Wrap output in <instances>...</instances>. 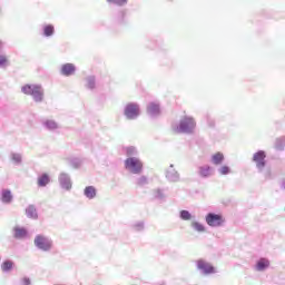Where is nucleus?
<instances>
[{
  "label": "nucleus",
  "instance_id": "b1692460",
  "mask_svg": "<svg viewBox=\"0 0 285 285\" xmlns=\"http://www.w3.org/2000/svg\"><path fill=\"white\" fill-rule=\"evenodd\" d=\"M180 217L181 219H185L186 222H188V219H190V213L188 210H181L180 212Z\"/></svg>",
  "mask_w": 285,
  "mask_h": 285
},
{
  "label": "nucleus",
  "instance_id": "c85d7f7f",
  "mask_svg": "<svg viewBox=\"0 0 285 285\" xmlns=\"http://www.w3.org/2000/svg\"><path fill=\"white\" fill-rule=\"evenodd\" d=\"M126 153H127V156L130 157L132 155H135V147H127L126 148Z\"/></svg>",
  "mask_w": 285,
  "mask_h": 285
},
{
  "label": "nucleus",
  "instance_id": "2f4dec72",
  "mask_svg": "<svg viewBox=\"0 0 285 285\" xmlns=\"http://www.w3.org/2000/svg\"><path fill=\"white\" fill-rule=\"evenodd\" d=\"M17 161H21V158H20V157H18V158H17Z\"/></svg>",
  "mask_w": 285,
  "mask_h": 285
},
{
  "label": "nucleus",
  "instance_id": "a211bd4d",
  "mask_svg": "<svg viewBox=\"0 0 285 285\" xmlns=\"http://www.w3.org/2000/svg\"><path fill=\"white\" fill-rule=\"evenodd\" d=\"M43 35L45 37H52V35H55V27L52 24L45 26Z\"/></svg>",
  "mask_w": 285,
  "mask_h": 285
},
{
  "label": "nucleus",
  "instance_id": "a878e982",
  "mask_svg": "<svg viewBox=\"0 0 285 285\" xmlns=\"http://www.w3.org/2000/svg\"><path fill=\"white\" fill-rule=\"evenodd\" d=\"M138 186H144L145 184H148V178H146V176H141L138 181H137Z\"/></svg>",
  "mask_w": 285,
  "mask_h": 285
},
{
  "label": "nucleus",
  "instance_id": "0eeeda50",
  "mask_svg": "<svg viewBox=\"0 0 285 285\" xmlns=\"http://www.w3.org/2000/svg\"><path fill=\"white\" fill-rule=\"evenodd\" d=\"M125 115H126L127 119H135V117L139 116V106H137L135 104L127 105V107L125 109Z\"/></svg>",
  "mask_w": 285,
  "mask_h": 285
},
{
  "label": "nucleus",
  "instance_id": "1a4fd4ad",
  "mask_svg": "<svg viewBox=\"0 0 285 285\" xmlns=\"http://www.w3.org/2000/svg\"><path fill=\"white\" fill-rule=\"evenodd\" d=\"M61 73L65 75V77H70V75H75V65L72 63H66L61 67Z\"/></svg>",
  "mask_w": 285,
  "mask_h": 285
},
{
  "label": "nucleus",
  "instance_id": "7c9ffc66",
  "mask_svg": "<svg viewBox=\"0 0 285 285\" xmlns=\"http://www.w3.org/2000/svg\"><path fill=\"white\" fill-rule=\"evenodd\" d=\"M47 126H48L49 128H57V124H56V122H52V121L47 122Z\"/></svg>",
  "mask_w": 285,
  "mask_h": 285
},
{
  "label": "nucleus",
  "instance_id": "f257e3e1",
  "mask_svg": "<svg viewBox=\"0 0 285 285\" xmlns=\"http://www.w3.org/2000/svg\"><path fill=\"white\" fill-rule=\"evenodd\" d=\"M24 95H30L35 101H43V89L38 85H24L21 88Z\"/></svg>",
  "mask_w": 285,
  "mask_h": 285
},
{
  "label": "nucleus",
  "instance_id": "412c9836",
  "mask_svg": "<svg viewBox=\"0 0 285 285\" xmlns=\"http://www.w3.org/2000/svg\"><path fill=\"white\" fill-rule=\"evenodd\" d=\"M86 81H87L86 83L87 88L92 90V88H95V77H88Z\"/></svg>",
  "mask_w": 285,
  "mask_h": 285
},
{
  "label": "nucleus",
  "instance_id": "4be33fe9",
  "mask_svg": "<svg viewBox=\"0 0 285 285\" xmlns=\"http://www.w3.org/2000/svg\"><path fill=\"white\" fill-rule=\"evenodd\" d=\"M191 226L198 233H204V230H205L204 225H202V224H199L197 222L193 223Z\"/></svg>",
  "mask_w": 285,
  "mask_h": 285
},
{
  "label": "nucleus",
  "instance_id": "cd10ccee",
  "mask_svg": "<svg viewBox=\"0 0 285 285\" xmlns=\"http://www.w3.org/2000/svg\"><path fill=\"white\" fill-rule=\"evenodd\" d=\"M282 146H284V139H282V138L276 139L277 150H282Z\"/></svg>",
  "mask_w": 285,
  "mask_h": 285
},
{
  "label": "nucleus",
  "instance_id": "9d476101",
  "mask_svg": "<svg viewBox=\"0 0 285 285\" xmlns=\"http://www.w3.org/2000/svg\"><path fill=\"white\" fill-rule=\"evenodd\" d=\"M271 266V262L266 258H261L257 264H256V269L257 271H266Z\"/></svg>",
  "mask_w": 285,
  "mask_h": 285
},
{
  "label": "nucleus",
  "instance_id": "c756f323",
  "mask_svg": "<svg viewBox=\"0 0 285 285\" xmlns=\"http://www.w3.org/2000/svg\"><path fill=\"white\" fill-rule=\"evenodd\" d=\"M21 285H30V278L28 277L22 278Z\"/></svg>",
  "mask_w": 285,
  "mask_h": 285
},
{
  "label": "nucleus",
  "instance_id": "4468645a",
  "mask_svg": "<svg viewBox=\"0 0 285 285\" xmlns=\"http://www.w3.org/2000/svg\"><path fill=\"white\" fill-rule=\"evenodd\" d=\"M48 184H50V176H48V174H43L38 178V186L43 187L48 186Z\"/></svg>",
  "mask_w": 285,
  "mask_h": 285
},
{
  "label": "nucleus",
  "instance_id": "f03ea898",
  "mask_svg": "<svg viewBox=\"0 0 285 285\" xmlns=\"http://www.w3.org/2000/svg\"><path fill=\"white\" fill-rule=\"evenodd\" d=\"M125 168L134 175H139L141 174V170H144V163H141L139 158L129 157L125 160Z\"/></svg>",
  "mask_w": 285,
  "mask_h": 285
},
{
  "label": "nucleus",
  "instance_id": "aec40b11",
  "mask_svg": "<svg viewBox=\"0 0 285 285\" xmlns=\"http://www.w3.org/2000/svg\"><path fill=\"white\" fill-rule=\"evenodd\" d=\"M199 175L202 177H210V167L209 166H204L199 168Z\"/></svg>",
  "mask_w": 285,
  "mask_h": 285
},
{
  "label": "nucleus",
  "instance_id": "f8f14e48",
  "mask_svg": "<svg viewBox=\"0 0 285 285\" xmlns=\"http://www.w3.org/2000/svg\"><path fill=\"white\" fill-rule=\"evenodd\" d=\"M13 230H14V237L17 239H23V237H26V235H28V232L21 227H14Z\"/></svg>",
  "mask_w": 285,
  "mask_h": 285
},
{
  "label": "nucleus",
  "instance_id": "2eb2a0df",
  "mask_svg": "<svg viewBox=\"0 0 285 285\" xmlns=\"http://www.w3.org/2000/svg\"><path fill=\"white\" fill-rule=\"evenodd\" d=\"M147 110L149 115H159V105L151 102L148 105Z\"/></svg>",
  "mask_w": 285,
  "mask_h": 285
},
{
  "label": "nucleus",
  "instance_id": "39448f33",
  "mask_svg": "<svg viewBox=\"0 0 285 285\" xmlns=\"http://www.w3.org/2000/svg\"><path fill=\"white\" fill-rule=\"evenodd\" d=\"M35 245L40 250H50L52 248V242L42 235H37L35 238Z\"/></svg>",
  "mask_w": 285,
  "mask_h": 285
},
{
  "label": "nucleus",
  "instance_id": "f3484780",
  "mask_svg": "<svg viewBox=\"0 0 285 285\" xmlns=\"http://www.w3.org/2000/svg\"><path fill=\"white\" fill-rule=\"evenodd\" d=\"M12 266H14L12 261H4L1 265V269L3 273H8V271H12Z\"/></svg>",
  "mask_w": 285,
  "mask_h": 285
},
{
  "label": "nucleus",
  "instance_id": "ddd939ff",
  "mask_svg": "<svg viewBox=\"0 0 285 285\" xmlns=\"http://www.w3.org/2000/svg\"><path fill=\"white\" fill-rule=\"evenodd\" d=\"M212 161L213 164H215V166H219V164H222V161H224V154L222 153H216L212 156Z\"/></svg>",
  "mask_w": 285,
  "mask_h": 285
},
{
  "label": "nucleus",
  "instance_id": "dca6fc26",
  "mask_svg": "<svg viewBox=\"0 0 285 285\" xmlns=\"http://www.w3.org/2000/svg\"><path fill=\"white\" fill-rule=\"evenodd\" d=\"M27 216L30 219H37L39 216L37 215V209L33 206H29L27 208Z\"/></svg>",
  "mask_w": 285,
  "mask_h": 285
},
{
  "label": "nucleus",
  "instance_id": "bb28decb",
  "mask_svg": "<svg viewBox=\"0 0 285 285\" xmlns=\"http://www.w3.org/2000/svg\"><path fill=\"white\" fill-rule=\"evenodd\" d=\"M8 63V57L0 56V68H3Z\"/></svg>",
  "mask_w": 285,
  "mask_h": 285
},
{
  "label": "nucleus",
  "instance_id": "5701e85b",
  "mask_svg": "<svg viewBox=\"0 0 285 285\" xmlns=\"http://www.w3.org/2000/svg\"><path fill=\"white\" fill-rule=\"evenodd\" d=\"M108 3H116V6H126L128 0H107Z\"/></svg>",
  "mask_w": 285,
  "mask_h": 285
},
{
  "label": "nucleus",
  "instance_id": "6ab92c4d",
  "mask_svg": "<svg viewBox=\"0 0 285 285\" xmlns=\"http://www.w3.org/2000/svg\"><path fill=\"white\" fill-rule=\"evenodd\" d=\"M2 202L4 204H10L12 202V194L10 193V190L2 191Z\"/></svg>",
  "mask_w": 285,
  "mask_h": 285
},
{
  "label": "nucleus",
  "instance_id": "473e14b6",
  "mask_svg": "<svg viewBox=\"0 0 285 285\" xmlns=\"http://www.w3.org/2000/svg\"><path fill=\"white\" fill-rule=\"evenodd\" d=\"M70 188V185L67 186V189Z\"/></svg>",
  "mask_w": 285,
  "mask_h": 285
},
{
  "label": "nucleus",
  "instance_id": "423d86ee",
  "mask_svg": "<svg viewBox=\"0 0 285 285\" xmlns=\"http://www.w3.org/2000/svg\"><path fill=\"white\" fill-rule=\"evenodd\" d=\"M197 268L199 271H203V273H205V275H213V273H215L214 266L204 259L197 261Z\"/></svg>",
  "mask_w": 285,
  "mask_h": 285
},
{
  "label": "nucleus",
  "instance_id": "393cba45",
  "mask_svg": "<svg viewBox=\"0 0 285 285\" xmlns=\"http://www.w3.org/2000/svg\"><path fill=\"white\" fill-rule=\"evenodd\" d=\"M219 173H220V175H228V173H230V167L223 166V167H220Z\"/></svg>",
  "mask_w": 285,
  "mask_h": 285
},
{
  "label": "nucleus",
  "instance_id": "9b49d317",
  "mask_svg": "<svg viewBox=\"0 0 285 285\" xmlns=\"http://www.w3.org/2000/svg\"><path fill=\"white\" fill-rule=\"evenodd\" d=\"M85 195L88 199H95L97 197V189L94 186H88L85 188Z\"/></svg>",
  "mask_w": 285,
  "mask_h": 285
},
{
  "label": "nucleus",
  "instance_id": "6e6552de",
  "mask_svg": "<svg viewBox=\"0 0 285 285\" xmlns=\"http://www.w3.org/2000/svg\"><path fill=\"white\" fill-rule=\"evenodd\" d=\"M253 161H255L257 168H264V166H266V153L262 150L255 153Z\"/></svg>",
  "mask_w": 285,
  "mask_h": 285
},
{
  "label": "nucleus",
  "instance_id": "20e7f679",
  "mask_svg": "<svg viewBox=\"0 0 285 285\" xmlns=\"http://www.w3.org/2000/svg\"><path fill=\"white\" fill-rule=\"evenodd\" d=\"M224 222H226V219L219 214L209 213L206 216V223L212 227L224 226Z\"/></svg>",
  "mask_w": 285,
  "mask_h": 285
},
{
  "label": "nucleus",
  "instance_id": "7ed1b4c3",
  "mask_svg": "<svg viewBox=\"0 0 285 285\" xmlns=\"http://www.w3.org/2000/svg\"><path fill=\"white\" fill-rule=\"evenodd\" d=\"M195 126H197L195 119L185 117L183 120H180L179 126L174 129V132L176 135H179L180 132H190L191 130H195Z\"/></svg>",
  "mask_w": 285,
  "mask_h": 285
}]
</instances>
